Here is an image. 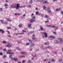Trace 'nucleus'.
I'll use <instances>...</instances> for the list:
<instances>
[{"instance_id":"nucleus-63","label":"nucleus","mask_w":63,"mask_h":63,"mask_svg":"<svg viewBox=\"0 0 63 63\" xmlns=\"http://www.w3.org/2000/svg\"><path fill=\"white\" fill-rule=\"evenodd\" d=\"M38 15H42V14L41 13H39L38 14Z\"/></svg>"},{"instance_id":"nucleus-25","label":"nucleus","mask_w":63,"mask_h":63,"mask_svg":"<svg viewBox=\"0 0 63 63\" xmlns=\"http://www.w3.org/2000/svg\"><path fill=\"white\" fill-rule=\"evenodd\" d=\"M3 24H8V22H5L4 23H3Z\"/></svg>"},{"instance_id":"nucleus-20","label":"nucleus","mask_w":63,"mask_h":63,"mask_svg":"<svg viewBox=\"0 0 63 63\" xmlns=\"http://www.w3.org/2000/svg\"><path fill=\"white\" fill-rule=\"evenodd\" d=\"M44 44L45 45H48L49 44V42H48V43L46 42V43H45Z\"/></svg>"},{"instance_id":"nucleus-10","label":"nucleus","mask_w":63,"mask_h":63,"mask_svg":"<svg viewBox=\"0 0 63 63\" xmlns=\"http://www.w3.org/2000/svg\"><path fill=\"white\" fill-rule=\"evenodd\" d=\"M10 8H16V6L15 5H11L10 6Z\"/></svg>"},{"instance_id":"nucleus-43","label":"nucleus","mask_w":63,"mask_h":63,"mask_svg":"<svg viewBox=\"0 0 63 63\" xmlns=\"http://www.w3.org/2000/svg\"><path fill=\"white\" fill-rule=\"evenodd\" d=\"M32 40H35V39H36V38H35V37H33V38H32Z\"/></svg>"},{"instance_id":"nucleus-52","label":"nucleus","mask_w":63,"mask_h":63,"mask_svg":"<svg viewBox=\"0 0 63 63\" xmlns=\"http://www.w3.org/2000/svg\"><path fill=\"white\" fill-rule=\"evenodd\" d=\"M14 15H15V16L17 15V13H15V14Z\"/></svg>"},{"instance_id":"nucleus-17","label":"nucleus","mask_w":63,"mask_h":63,"mask_svg":"<svg viewBox=\"0 0 63 63\" xmlns=\"http://www.w3.org/2000/svg\"><path fill=\"white\" fill-rule=\"evenodd\" d=\"M9 58L10 59H13V56L12 55H10L9 56Z\"/></svg>"},{"instance_id":"nucleus-47","label":"nucleus","mask_w":63,"mask_h":63,"mask_svg":"<svg viewBox=\"0 0 63 63\" xmlns=\"http://www.w3.org/2000/svg\"><path fill=\"white\" fill-rule=\"evenodd\" d=\"M20 15V14L19 13H17V16H19Z\"/></svg>"},{"instance_id":"nucleus-31","label":"nucleus","mask_w":63,"mask_h":63,"mask_svg":"<svg viewBox=\"0 0 63 63\" xmlns=\"http://www.w3.org/2000/svg\"><path fill=\"white\" fill-rule=\"evenodd\" d=\"M7 6H8V5L7 4H5L4 5V6L7 7Z\"/></svg>"},{"instance_id":"nucleus-62","label":"nucleus","mask_w":63,"mask_h":63,"mask_svg":"<svg viewBox=\"0 0 63 63\" xmlns=\"http://www.w3.org/2000/svg\"><path fill=\"white\" fill-rule=\"evenodd\" d=\"M47 27H49V25H48L47 26Z\"/></svg>"},{"instance_id":"nucleus-39","label":"nucleus","mask_w":63,"mask_h":63,"mask_svg":"<svg viewBox=\"0 0 63 63\" xmlns=\"http://www.w3.org/2000/svg\"><path fill=\"white\" fill-rule=\"evenodd\" d=\"M2 43H4V44H6L7 43V42L6 41H3L2 42Z\"/></svg>"},{"instance_id":"nucleus-50","label":"nucleus","mask_w":63,"mask_h":63,"mask_svg":"<svg viewBox=\"0 0 63 63\" xmlns=\"http://www.w3.org/2000/svg\"><path fill=\"white\" fill-rule=\"evenodd\" d=\"M24 62H25V60H23V61L22 62V63H24Z\"/></svg>"},{"instance_id":"nucleus-53","label":"nucleus","mask_w":63,"mask_h":63,"mask_svg":"<svg viewBox=\"0 0 63 63\" xmlns=\"http://www.w3.org/2000/svg\"><path fill=\"white\" fill-rule=\"evenodd\" d=\"M3 54L2 53H0V55H2Z\"/></svg>"},{"instance_id":"nucleus-19","label":"nucleus","mask_w":63,"mask_h":63,"mask_svg":"<svg viewBox=\"0 0 63 63\" xmlns=\"http://www.w3.org/2000/svg\"><path fill=\"white\" fill-rule=\"evenodd\" d=\"M25 57V56H20L19 57V58H24Z\"/></svg>"},{"instance_id":"nucleus-22","label":"nucleus","mask_w":63,"mask_h":63,"mask_svg":"<svg viewBox=\"0 0 63 63\" xmlns=\"http://www.w3.org/2000/svg\"><path fill=\"white\" fill-rule=\"evenodd\" d=\"M32 19H36V17L35 16H31Z\"/></svg>"},{"instance_id":"nucleus-48","label":"nucleus","mask_w":63,"mask_h":63,"mask_svg":"<svg viewBox=\"0 0 63 63\" xmlns=\"http://www.w3.org/2000/svg\"><path fill=\"white\" fill-rule=\"evenodd\" d=\"M36 15H38L39 14V12H37L36 13Z\"/></svg>"},{"instance_id":"nucleus-14","label":"nucleus","mask_w":63,"mask_h":63,"mask_svg":"<svg viewBox=\"0 0 63 63\" xmlns=\"http://www.w3.org/2000/svg\"><path fill=\"white\" fill-rule=\"evenodd\" d=\"M28 41L30 42V43L31 44V43H32V42L31 40H30L29 38H28Z\"/></svg>"},{"instance_id":"nucleus-58","label":"nucleus","mask_w":63,"mask_h":63,"mask_svg":"<svg viewBox=\"0 0 63 63\" xmlns=\"http://www.w3.org/2000/svg\"><path fill=\"white\" fill-rule=\"evenodd\" d=\"M33 37H34L35 36V35L34 34H33L32 36Z\"/></svg>"},{"instance_id":"nucleus-45","label":"nucleus","mask_w":63,"mask_h":63,"mask_svg":"<svg viewBox=\"0 0 63 63\" xmlns=\"http://www.w3.org/2000/svg\"><path fill=\"white\" fill-rule=\"evenodd\" d=\"M31 5H29L28 6V8H31Z\"/></svg>"},{"instance_id":"nucleus-46","label":"nucleus","mask_w":63,"mask_h":63,"mask_svg":"<svg viewBox=\"0 0 63 63\" xmlns=\"http://www.w3.org/2000/svg\"><path fill=\"white\" fill-rule=\"evenodd\" d=\"M28 62H29V63H31V60H29Z\"/></svg>"},{"instance_id":"nucleus-64","label":"nucleus","mask_w":63,"mask_h":63,"mask_svg":"<svg viewBox=\"0 0 63 63\" xmlns=\"http://www.w3.org/2000/svg\"><path fill=\"white\" fill-rule=\"evenodd\" d=\"M17 63H21V62H18Z\"/></svg>"},{"instance_id":"nucleus-30","label":"nucleus","mask_w":63,"mask_h":63,"mask_svg":"<svg viewBox=\"0 0 63 63\" xmlns=\"http://www.w3.org/2000/svg\"><path fill=\"white\" fill-rule=\"evenodd\" d=\"M53 33L54 35H56L57 34V33L55 32H53Z\"/></svg>"},{"instance_id":"nucleus-26","label":"nucleus","mask_w":63,"mask_h":63,"mask_svg":"<svg viewBox=\"0 0 63 63\" xmlns=\"http://www.w3.org/2000/svg\"><path fill=\"white\" fill-rule=\"evenodd\" d=\"M47 8V7L46 6H44L43 7V10H45Z\"/></svg>"},{"instance_id":"nucleus-6","label":"nucleus","mask_w":63,"mask_h":63,"mask_svg":"<svg viewBox=\"0 0 63 63\" xmlns=\"http://www.w3.org/2000/svg\"><path fill=\"white\" fill-rule=\"evenodd\" d=\"M36 21L35 20L32 19L30 20V22L31 23H33V22H35Z\"/></svg>"},{"instance_id":"nucleus-12","label":"nucleus","mask_w":63,"mask_h":63,"mask_svg":"<svg viewBox=\"0 0 63 63\" xmlns=\"http://www.w3.org/2000/svg\"><path fill=\"white\" fill-rule=\"evenodd\" d=\"M8 54H13V55H14V53L13 52H8L7 53Z\"/></svg>"},{"instance_id":"nucleus-56","label":"nucleus","mask_w":63,"mask_h":63,"mask_svg":"<svg viewBox=\"0 0 63 63\" xmlns=\"http://www.w3.org/2000/svg\"><path fill=\"white\" fill-rule=\"evenodd\" d=\"M52 28H55V26H52Z\"/></svg>"},{"instance_id":"nucleus-28","label":"nucleus","mask_w":63,"mask_h":63,"mask_svg":"<svg viewBox=\"0 0 63 63\" xmlns=\"http://www.w3.org/2000/svg\"><path fill=\"white\" fill-rule=\"evenodd\" d=\"M11 50H8L7 52V53L8 54V52H11Z\"/></svg>"},{"instance_id":"nucleus-5","label":"nucleus","mask_w":63,"mask_h":63,"mask_svg":"<svg viewBox=\"0 0 63 63\" xmlns=\"http://www.w3.org/2000/svg\"><path fill=\"white\" fill-rule=\"evenodd\" d=\"M19 4L18 3H17L16 4V9H17L18 8H19V7H20V6H19Z\"/></svg>"},{"instance_id":"nucleus-38","label":"nucleus","mask_w":63,"mask_h":63,"mask_svg":"<svg viewBox=\"0 0 63 63\" xmlns=\"http://www.w3.org/2000/svg\"><path fill=\"white\" fill-rule=\"evenodd\" d=\"M6 56H3V59H5V58H6Z\"/></svg>"},{"instance_id":"nucleus-36","label":"nucleus","mask_w":63,"mask_h":63,"mask_svg":"<svg viewBox=\"0 0 63 63\" xmlns=\"http://www.w3.org/2000/svg\"><path fill=\"white\" fill-rule=\"evenodd\" d=\"M58 10H59V9L57 8L56 10L55 11H56V12H58Z\"/></svg>"},{"instance_id":"nucleus-44","label":"nucleus","mask_w":63,"mask_h":63,"mask_svg":"<svg viewBox=\"0 0 63 63\" xmlns=\"http://www.w3.org/2000/svg\"><path fill=\"white\" fill-rule=\"evenodd\" d=\"M56 43L58 44V43H59V42H58V40H57L56 41Z\"/></svg>"},{"instance_id":"nucleus-33","label":"nucleus","mask_w":63,"mask_h":63,"mask_svg":"<svg viewBox=\"0 0 63 63\" xmlns=\"http://www.w3.org/2000/svg\"><path fill=\"white\" fill-rule=\"evenodd\" d=\"M22 25H19V27L20 28L21 27H22Z\"/></svg>"},{"instance_id":"nucleus-59","label":"nucleus","mask_w":63,"mask_h":63,"mask_svg":"<svg viewBox=\"0 0 63 63\" xmlns=\"http://www.w3.org/2000/svg\"><path fill=\"white\" fill-rule=\"evenodd\" d=\"M0 10L1 11H3V10H2V9L0 8Z\"/></svg>"},{"instance_id":"nucleus-61","label":"nucleus","mask_w":63,"mask_h":63,"mask_svg":"<svg viewBox=\"0 0 63 63\" xmlns=\"http://www.w3.org/2000/svg\"><path fill=\"white\" fill-rule=\"evenodd\" d=\"M25 16V14H24L23 16V17H24Z\"/></svg>"},{"instance_id":"nucleus-2","label":"nucleus","mask_w":63,"mask_h":63,"mask_svg":"<svg viewBox=\"0 0 63 63\" xmlns=\"http://www.w3.org/2000/svg\"><path fill=\"white\" fill-rule=\"evenodd\" d=\"M47 10L49 14L50 13H51V14H52V13L51 12V11H50V9L49 8V7H48L47 8Z\"/></svg>"},{"instance_id":"nucleus-54","label":"nucleus","mask_w":63,"mask_h":63,"mask_svg":"<svg viewBox=\"0 0 63 63\" xmlns=\"http://www.w3.org/2000/svg\"><path fill=\"white\" fill-rule=\"evenodd\" d=\"M24 33L23 32L22 33H20L19 34H22V35H23V34H24Z\"/></svg>"},{"instance_id":"nucleus-9","label":"nucleus","mask_w":63,"mask_h":63,"mask_svg":"<svg viewBox=\"0 0 63 63\" xmlns=\"http://www.w3.org/2000/svg\"><path fill=\"white\" fill-rule=\"evenodd\" d=\"M13 60L15 61H18V60L17 58H12Z\"/></svg>"},{"instance_id":"nucleus-15","label":"nucleus","mask_w":63,"mask_h":63,"mask_svg":"<svg viewBox=\"0 0 63 63\" xmlns=\"http://www.w3.org/2000/svg\"><path fill=\"white\" fill-rule=\"evenodd\" d=\"M0 32L1 31H2V32L1 33V34H4V32H5L4 31L1 30H0Z\"/></svg>"},{"instance_id":"nucleus-51","label":"nucleus","mask_w":63,"mask_h":63,"mask_svg":"<svg viewBox=\"0 0 63 63\" xmlns=\"http://www.w3.org/2000/svg\"><path fill=\"white\" fill-rule=\"evenodd\" d=\"M36 55H35L34 56H33V58H34V57H36Z\"/></svg>"},{"instance_id":"nucleus-21","label":"nucleus","mask_w":63,"mask_h":63,"mask_svg":"<svg viewBox=\"0 0 63 63\" xmlns=\"http://www.w3.org/2000/svg\"><path fill=\"white\" fill-rule=\"evenodd\" d=\"M16 49H17V50H21V49L19 48L18 47H17L16 48Z\"/></svg>"},{"instance_id":"nucleus-60","label":"nucleus","mask_w":63,"mask_h":63,"mask_svg":"<svg viewBox=\"0 0 63 63\" xmlns=\"http://www.w3.org/2000/svg\"><path fill=\"white\" fill-rule=\"evenodd\" d=\"M49 47H50V46H49L48 47H46V48H49Z\"/></svg>"},{"instance_id":"nucleus-3","label":"nucleus","mask_w":63,"mask_h":63,"mask_svg":"<svg viewBox=\"0 0 63 63\" xmlns=\"http://www.w3.org/2000/svg\"><path fill=\"white\" fill-rule=\"evenodd\" d=\"M55 37L52 36H50L48 37V38L49 40H52L53 39H55Z\"/></svg>"},{"instance_id":"nucleus-37","label":"nucleus","mask_w":63,"mask_h":63,"mask_svg":"<svg viewBox=\"0 0 63 63\" xmlns=\"http://www.w3.org/2000/svg\"><path fill=\"white\" fill-rule=\"evenodd\" d=\"M58 27H56V28L55 30L56 31V30H57V29H58Z\"/></svg>"},{"instance_id":"nucleus-40","label":"nucleus","mask_w":63,"mask_h":63,"mask_svg":"<svg viewBox=\"0 0 63 63\" xmlns=\"http://www.w3.org/2000/svg\"><path fill=\"white\" fill-rule=\"evenodd\" d=\"M26 53L25 52H22L21 53V54H25Z\"/></svg>"},{"instance_id":"nucleus-8","label":"nucleus","mask_w":63,"mask_h":63,"mask_svg":"<svg viewBox=\"0 0 63 63\" xmlns=\"http://www.w3.org/2000/svg\"><path fill=\"white\" fill-rule=\"evenodd\" d=\"M59 40L60 41V44H61L62 42H63V40H62V39L61 38H59Z\"/></svg>"},{"instance_id":"nucleus-42","label":"nucleus","mask_w":63,"mask_h":63,"mask_svg":"<svg viewBox=\"0 0 63 63\" xmlns=\"http://www.w3.org/2000/svg\"><path fill=\"white\" fill-rule=\"evenodd\" d=\"M7 33L8 34H10V32H9V31H7Z\"/></svg>"},{"instance_id":"nucleus-35","label":"nucleus","mask_w":63,"mask_h":63,"mask_svg":"<svg viewBox=\"0 0 63 63\" xmlns=\"http://www.w3.org/2000/svg\"><path fill=\"white\" fill-rule=\"evenodd\" d=\"M3 50V51H7V50L6 49H4Z\"/></svg>"},{"instance_id":"nucleus-16","label":"nucleus","mask_w":63,"mask_h":63,"mask_svg":"<svg viewBox=\"0 0 63 63\" xmlns=\"http://www.w3.org/2000/svg\"><path fill=\"white\" fill-rule=\"evenodd\" d=\"M51 61L52 62H55V60L54 59L51 60Z\"/></svg>"},{"instance_id":"nucleus-57","label":"nucleus","mask_w":63,"mask_h":63,"mask_svg":"<svg viewBox=\"0 0 63 63\" xmlns=\"http://www.w3.org/2000/svg\"><path fill=\"white\" fill-rule=\"evenodd\" d=\"M45 23H47V22H49V21H45Z\"/></svg>"},{"instance_id":"nucleus-13","label":"nucleus","mask_w":63,"mask_h":63,"mask_svg":"<svg viewBox=\"0 0 63 63\" xmlns=\"http://www.w3.org/2000/svg\"><path fill=\"white\" fill-rule=\"evenodd\" d=\"M34 46V44L32 43H31L30 44V47H33Z\"/></svg>"},{"instance_id":"nucleus-55","label":"nucleus","mask_w":63,"mask_h":63,"mask_svg":"<svg viewBox=\"0 0 63 63\" xmlns=\"http://www.w3.org/2000/svg\"><path fill=\"white\" fill-rule=\"evenodd\" d=\"M37 1H38V2H42L43 1L42 0H37Z\"/></svg>"},{"instance_id":"nucleus-49","label":"nucleus","mask_w":63,"mask_h":63,"mask_svg":"<svg viewBox=\"0 0 63 63\" xmlns=\"http://www.w3.org/2000/svg\"><path fill=\"white\" fill-rule=\"evenodd\" d=\"M34 33V32L32 31L31 32H30V34H31V33Z\"/></svg>"},{"instance_id":"nucleus-41","label":"nucleus","mask_w":63,"mask_h":63,"mask_svg":"<svg viewBox=\"0 0 63 63\" xmlns=\"http://www.w3.org/2000/svg\"><path fill=\"white\" fill-rule=\"evenodd\" d=\"M45 17H46L47 18V17H48V16L47 15H45Z\"/></svg>"},{"instance_id":"nucleus-11","label":"nucleus","mask_w":63,"mask_h":63,"mask_svg":"<svg viewBox=\"0 0 63 63\" xmlns=\"http://www.w3.org/2000/svg\"><path fill=\"white\" fill-rule=\"evenodd\" d=\"M28 27L30 28H32V27H31V24H30L28 25Z\"/></svg>"},{"instance_id":"nucleus-7","label":"nucleus","mask_w":63,"mask_h":63,"mask_svg":"<svg viewBox=\"0 0 63 63\" xmlns=\"http://www.w3.org/2000/svg\"><path fill=\"white\" fill-rule=\"evenodd\" d=\"M40 29L39 30V31H44V30L43 29V28L42 26H40Z\"/></svg>"},{"instance_id":"nucleus-32","label":"nucleus","mask_w":63,"mask_h":63,"mask_svg":"<svg viewBox=\"0 0 63 63\" xmlns=\"http://www.w3.org/2000/svg\"><path fill=\"white\" fill-rule=\"evenodd\" d=\"M7 28V29H12L10 27H8Z\"/></svg>"},{"instance_id":"nucleus-4","label":"nucleus","mask_w":63,"mask_h":63,"mask_svg":"<svg viewBox=\"0 0 63 63\" xmlns=\"http://www.w3.org/2000/svg\"><path fill=\"white\" fill-rule=\"evenodd\" d=\"M6 46L8 47H11V45L10 43H8L7 45H6Z\"/></svg>"},{"instance_id":"nucleus-27","label":"nucleus","mask_w":63,"mask_h":63,"mask_svg":"<svg viewBox=\"0 0 63 63\" xmlns=\"http://www.w3.org/2000/svg\"><path fill=\"white\" fill-rule=\"evenodd\" d=\"M0 21L1 22H2L3 24L4 23V21L3 20H0Z\"/></svg>"},{"instance_id":"nucleus-1","label":"nucleus","mask_w":63,"mask_h":63,"mask_svg":"<svg viewBox=\"0 0 63 63\" xmlns=\"http://www.w3.org/2000/svg\"><path fill=\"white\" fill-rule=\"evenodd\" d=\"M41 34H42V35H44L45 36V38H47V33H46V32H41Z\"/></svg>"},{"instance_id":"nucleus-24","label":"nucleus","mask_w":63,"mask_h":63,"mask_svg":"<svg viewBox=\"0 0 63 63\" xmlns=\"http://www.w3.org/2000/svg\"><path fill=\"white\" fill-rule=\"evenodd\" d=\"M29 3L30 4H32L33 3V0H31L30 1Z\"/></svg>"},{"instance_id":"nucleus-23","label":"nucleus","mask_w":63,"mask_h":63,"mask_svg":"<svg viewBox=\"0 0 63 63\" xmlns=\"http://www.w3.org/2000/svg\"><path fill=\"white\" fill-rule=\"evenodd\" d=\"M46 3H47V1H44L43 2V4H46Z\"/></svg>"},{"instance_id":"nucleus-18","label":"nucleus","mask_w":63,"mask_h":63,"mask_svg":"<svg viewBox=\"0 0 63 63\" xmlns=\"http://www.w3.org/2000/svg\"><path fill=\"white\" fill-rule=\"evenodd\" d=\"M7 21H10V22H11L12 20L11 19H10V18L8 19H7Z\"/></svg>"},{"instance_id":"nucleus-29","label":"nucleus","mask_w":63,"mask_h":63,"mask_svg":"<svg viewBox=\"0 0 63 63\" xmlns=\"http://www.w3.org/2000/svg\"><path fill=\"white\" fill-rule=\"evenodd\" d=\"M26 46H29L30 45V43H27L26 44Z\"/></svg>"},{"instance_id":"nucleus-34","label":"nucleus","mask_w":63,"mask_h":63,"mask_svg":"<svg viewBox=\"0 0 63 63\" xmlns=\"http://www.w3.org/2000/svg\"><path fill=\"white\" fill-rule=\"evenodd\" d=\"M62 61V59H60V60H59V62H61Z\"/></svg>"}]
</instances>
